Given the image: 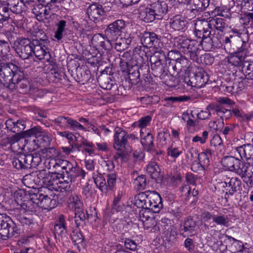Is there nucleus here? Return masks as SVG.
Segmentation results:
<instances>
[{"mask_svg": "<svg viewBox=\"0 0 253 253\" xmlns=\"http://www.w3.org/2000/svg\"><path fill=\"white\" fill-rule=\"evenodd\" d=\"M141 42L144 46H155L158 42V39L154 33L145 32L141 38Z\"/></svg>", "mask_w": 253, "mask_h": 253, "instance_id": "obj_21", "label": "nucleus"}, {"mask_svg": "<svg viewBox=\"0 0 253 253\" xmlns=\"http://www.w3.org/2000/svg\"><path fill=\"white\" fill-rule=\"evenodd\" d=\"M128 73L129 74V78L130 80L135 81V83L139 82L140 73L138 66H134L132 68L131 71H130V72H128Z\"/></svg>", "mask_w": 253, "mask_h": 253, "instance_id": "obj_59", "label": "nucleus"}, {"mask_svg": "<svg viewBox=\"0 0 253 253\" xmlns=\"http://www.w3.org/2000/svg\"><path fill=\"white\" fill-rule=\"evenodd\" d=\"M0 233V238L5 239V238L18 237L20 234V230L16 223L9 217L4 216L2 229Z\"/></svg>", "mask_w": 253, "mask_h": 253, "instance_id": "obj_6", "label": "nucleus"}, {"mask_svg": "<svg viewBox=\"0 0 253 253\" xmlns=\"http://www.w3.org/2000/svg\"><path fill=\"white\" fill-rule=\"evenodd\" d=\"M236 7L239 11H253V0H236Z\"/></svg>", "mask_w": 253, "mask_h": 253, "instance_id": "obj_40", "label": "nucleus"}, {"mask_svg": "<svg viewBox=\"0 0 253 253\" xmlns=\"http://www.w3.org/2000/svg\"><path fill=\"white\" fill-rule=\"evenodd\" d=\"M63 167H64V170L65 172L63 171L62 173L60 174V176H63V180L66 178V177L69 176V173L75 169V167L69 161L64 160V162L62 165Z\"/></svg>", "mask_w": 253, "mask_h": 253, "instance_id": "obj_55", "label": "nucleus"}, {"mask_svg": "<svg viewBox=\"0 0 253 253\" xmlns=\"http://www.w3.org/2000/svg\"><path fill=\"white\" fill-rule=\"evenodd\" d=\"M6 125L7 129L15 134L17 133H21V131L25 128V122L23 120H19L15 122L12 119H9L7 121Z\"/></svg>", "mask_w": 253, "mask_h": 253, "instance_id": "obj_22", "label": "nucleus"}, {"mask_svg": "<svg viewBox=\"0 0 253 253\" xmlns=\"http://www.w3.org/2000/svg\"><path fill=\"white\" fill-rule=\"evenodd\" d=\"M134 184L139 190L144 189L147 184L145 175H141L137 176L134 180Z\"/></svg>", "mask_w": 253, "mask_h": 253, "instance_id": "obj_58", "label": "nucleus"}, {"mask_svg": "<svg viewBox=\"0 0 253 253\" xmlns=\"http://www.w3.org/2000/svg\"><path fill=\"white\" fill-rule=\"evenodd\" d=\"M165 58V54L159 51L155 52L150 58L152 74L162 80L165 79L169 71L166 64L162 62Z\"/></svg>", "mask_w": 253, "mask_h": 253, "instance_id": "obj_4", "label": "nucleus"}, {"mask_svg": "<svg viewBox=\"0 0 253 253\" xmlns=\"http://www.w3.org/2000/svg\"><path fill=\"white\" fill-rule=\"evenodd\" d=\"M37 198L38 199V206L39 208L44 209H51L53 208L51 206L52 202H55V200H52L50 197L47 195H44L42 194H37Z\"/></svg>", "mask_w": 253, "mask_h": 253, "instance_id": "obj_25", "label": "nucleus"}, {"mask_svg": "<svg viewBox=\"0 0 253 253\" xmlns=\"http://www.w3.org/2000/svg\"><path fill=\"white\" fill-rule=\"evenodd\" d=\"M85 175V171L79 167H77L75 164V169H73V170L70 172L69 176L66 177V178L64 179L63 181L67 183H69L72 182L73 181H75V178L78 176H81L82 178H84Z\"/></svg>", "mask_w": 253, "mask_h": 253, "instance_id": "obj_33", "label": "nucleus"}, {"mask_svg": "<svg viewBox=\"0 0 253 253\" xmlns=\"http://www.w3.org/2000/svg\"><path fill=\"white\" fill-rule=\"evenodd\" d=\"M232 113L241 122H248L251 120V117H252L251 115H250V113H244L238 108H233L232 109Z\"/></svg>", "mask_w": 253, "mask_h": 253, "instance_id": "obj_48", "label": "nucleus"}, {"mask_svg": "<svg viewBox=\"0 0 253 253\" xmlns=\"http://www.w3.org/2000/svg\"><path fill=\"white\" fill-rule=\"evenodd\" d=\"M53 233L55 238L61 239L66 238L67 235V229L65 219L63 214L59 215L58 219L56 220L54 225Z\"/></svg>", "mask_w": 253, "mask_h": 253, "instance_id": "obj_11", "label": "nucleus"}, {"mask_svg": "<svg viewBox=\"0 0 253 253\" xmlns=\"http://www.w3.org/2000/svg\"><path fill=\"white\" fill-rule=\"evenodd\" d=\"M6 35L8 36V41L0 40V54L3 55L7 54L10 51V43L9 42L12 41V36H9V35L6 33Z\"/></svg>", "mask_w": 253, "mask_h": 253, "instance_id": "obj_43", "label": "nucleus"}, {"mask_svg": "<svg viewBox=\"0 0 253 253\" xmlns=\"http://www.w3.org/2000/svg\"><path fill=\"white\" fill-rule=\"evenodd\" d=\"M48 179L45 183L49 189H56L58 184L57 180L59 179V176L56 173H51L48 175Z\"/></svg>", "mask_w": 253, "mask_h": 253, "instance_id": "obj_44", "label": "nucleus"}, {"mask_svg": "<svg viewBox=\"0 0 253 253\" xmlns=\"http://www.w3.org/2000/svg\"><path fill=\"white\" fill-rule=\"evenodd\" d=\"M198 46L199 44L196 41L191 40L187 47V49L185 50L183 53L192 61L199 63L201 61V60L199 58L201 50L199 49Z\"/></svg>", "mask_w": 253, "mask_h": 253, "instance_id": "obj_13", "label": "nucleus"}, {"mask_svg": "<svg viewBox=\"0 0 253 253\" xmlns=\"http://www.w3.org/2000/svg\"><path fill=\"white\" fill-rule=\"evenodd\" d=\"M105 11L102 6L98 3H93L87 8L86 13L88 18L94 21L104 14Z\"/></svg>", "mask_w": 253, "mask_h": 253, "instance_id": "obj_18", "label": "nucleus"}, {"mask_svg": "<svg viewBox=\"0 0 253 253\" xmlns=\"http://www.w3.org/2000/svg\"><path fill=\"white\" fill-rule=\"evenodd\" d=\"M37 197V194H31L29 196L24 194V202L21 208L26 211H36L39 208Z\"/></svg>", "mask_w": 253, "mask_h": 253, "instance_id": "obj_14", "label": "nucleus"}, {"mask_svg": "<svg viewBox=\"0 0 253 253\" xmlns=\"http://www.w3.org/2000/svg\"><path fill=\"white\" fill-rule=\"evenodd\" d=\"M227 184L231 187V189L228 191L229 194L233 195L235 192L240 190L241 181L237 177H232L230 179H228V181L224 182L223 187L227 186Z\"/></svg>", "mask_w": 253, "mask_h": 253, "instance_id": "obj_28", "label": "nucleus"}, {"mask_svg": "<svg viewBox=\"0 0 253 253\" xmlns=\"http://www.w3.org/2000/svg\"><path fill=\"white\" fill-rule=\"evenodd\" d=\"M31 40H37L40 43H42V42H46L48 41L47 36L44 32L41 30H38L37 31L34 32L33 35V38Z\"/></svg>", "mask_w": 253, "mask_h": 253, "instance_id": "obj_54", "label": "nucleus"}, {"mask_svg": "<svg viewBox=\"0 0 253 253\" xmlns=\"http://www.w3.org/2000/svg\"><path fill=\"white\" fill-rule=\"evenodd\" d=\"M70 126L73 129H78L82 130H85V127L78 122L69 118L67 122V128Z\"/></svg>", "mask_w": 253, "mask_h": 253, "instance_id": "obj_60", "label": "nucleus"}, {"mask_svg": "<svg viewBox=\"0 0 253 253\" xmlns=\"http://www.w3.org/2000/svg\"><path fill=\"white\" fill-rule=\"evenodd\" d=\"M69 117L64 116H59L57 118L53 120L57 126L64 129L67 128V122Z\"/></svg>", "mask_w": 253, "mask_h": 253, "instance_id": "obj_61", "label": "nucleus"}, {"mask_svg": "<svg viewBox=\"0 0 253 253\" xmlns=\"http://www.w3.org/2000/svg\"><path fill=\"white\" fill-rule=\"evenodd\" d=\"M181 191L183 195H184L186 197V201L191 199L192 200L191 204L197 201V198L196 197L198 195V191L197 190L194 189L191 193L190 187L188 185H184L181 187Z\"/></svg>", "mask_w": 253, "mask_h": 253, "instance_id": "obj_30", "label": "nucleus"}, {"mask_svg": "<svg viewBox=\"0 0 253 253\" xmlns=\"http://www.w3.org/2000/svg\"><path fill=\"white\" fill-rule=\"evenodd\" d=\"M106 39L104 35L102 34H98L94 35L91 39V44L93 46L95 47H99L100 45V42H101L102 40Z\"/></svg>", "mask_w": 253, "mask_h": 253, "instance_id": "obj_64", "label": "nucleus"}, {"mask_svg": "<svg viewBox=\"0 0 253 253\" xmlns=\"http://www.w3.org/2000/svg\"><path fill=\"white\" fill-rule=\"evenodd\" d=\"M33 41V54L39 60H45L49 61L51 55L48 49L45 47L42 43H40L37 40H32Z\"/></svg>", "mask_w": 253, "mask_h": 253, "instance_id": "obj_12", "label": "nucleus"}, {"mask_svg": "<svg viewBox=\"0 0 253 253\" xmlns=\"http://www.w3.org/2000/svg\"><path fill=\"white\" fill-rule=\"evenodd\" d=\"M211 150L207 149L198 155V160L204 167L207 168L210 165V158L211 157Z\"/></svg>", "mask_w": 253, "mask_h": 253, "instance_id": "obj_39", "label": "nucleus"}, {"mask_svg": "<svg viewBox=\"0 0 253 253\" xmlns=\"http://www.w3.org/2000/svg\"><path fill=\"white\" fill-rule=\"evenodd\" d=\"M194 34L199 39H201L200 44L203 49L206 51L211 50L214 44H217L219 41H214V36L211 35V30H206L200 24L195 23Z\"/></svg>", "mask_w": 253, "mask_h": 253, "instance_id": "obj_3", "label": "nucleus"}, {"mask_svg": "<svg viewBox=\"0 0 253 253\" xmlns=\"http://www.w3.org/2000/svg\"><path fill=\"white\" fill-rule=\"evenodd\" d=\"M64 162V160L58 159L49 163L50 166L51 167L52 165L53 168L55 169V171L52 173H56L59 176V178H61L62 179L63 176H60V174L62 173V170H64V167L62 166Z\"/></svg>", "mask_w": 253, "mask_h": 253, "instance_id": "obj_46", "label": "nucleus"}, {"mask_svg": "<svg viewBox=\"0 0 253 253\" xmlns=\"http://www.w3.org/2000/svg\"><path fill=\"white\" fill-rule=\"evenodd\" d=\"M210 0H190V10L194 14L203 12L209 6Z\"/></svg>", "mask_w": 253, "mask_h": 253, "instance_id": "obj_20", "label": "nucleus"}, {"mask_svg": "<svg viewBox=\"0 0 253 253\" xmlns=\"http://www.w3.org/2000/svg\"><path fill=\"white\" fill-rule=\"evenodd\" d=\"M144 133L141 130L140 135L142 138L141 144L144 149L148 152H154V144L153 143V137L150 132L147 133V135L143 136Z\"/></svg>", "mask_w": 253, "mask_h": 253, "instance_id": "obj_24", "label": "nucleus"}, {"mask_svg": "<svg viewBox=\"0 0 253 253\" xmlns=\"http://www.w3.org/2000/svg\"><path fill=\"white\" fill-rule=\"evenodd\" d=\"M30 157L27 154L24 153L18 154L12 161L13 166L17 169H27L30 168L29 161Z\"/></svg>", "mask_w": 253, "mask_h": 253, "instance_id": "obj_17", "label": "nucleus"}, {"mask_svg": "<svg viewBox=\"0 0 253 253\" xmlns=\"http://www.w3.org/2000/svg\"><path fill=\"white\" fill-rule=\"evenodd\" d=\"M236 151L240 155L241 158L246 160L253 158V145L248 144L238 147Z\"/></svg>", "mask_w": 253, "mask_h": 253, "instance_id": "obj_23", "label": "nucleus"}, {"mask_svg": "<svg viewBox=\"0 0 253 253\" xmlns=\"http://www.w3.org/2000/svg\"><path fill=\"white\" fill-rule=\"evenodd\" d=\"M51 140V135L42 130L41 135L39 136L37 140L34 139L33 141L38 142V145L39 146L46 147L50 145Z\"/></svg>", "mask_w": 253, "mask_h": 253, "instance_id": "obj_27", "label": "nucleus"}, {"mask_svg": "<svg viewBox=\"0 0 253 253\" xmlns=\"http://www.w3.org/2000/svg\"><path fill=\"white\" fill-rule=\"evenodd\" d=\"M182 152V149L170 146L168 148V154L172 158H177Z\"/></svg>", "mask_w": 253, "mask_h": 253, "instance_id": "obj_63", "label": "nucleus"}, {"mask_svg": "<svg viewBox=\"0 0 253 253\" xmlns=\"http://www.w3.org/2000/svg\"><path fill=\"white\" fill-rule=\"evenodd\" d=\"M184 230L192 234L196 230V222L191 217H189L184 223Z\"/></svg>", "mask_w": 253, "mask_h": 253, "instance_id": "obj_47", "label": "nucleus"}, {"mask_svg": "<svg viewBox=\"0 0 253 253\" xmlns=\"http://www.w3.org/2000/svg\"><path fill=\"white\" fill-rule=\"evenodd\" d=\"M240 20L242 22L243 24L245 26L249 25L250 23L251 22V25L253 26V12H245L243 14Z\"/></svg>", "mask_w": 253, "mask_h": 253, "instance_id": "obj_57", "label": "nucleus"}, {"mask_svg": "<svg viewBox=\"0 0 253 253\" xmlns=\"http://www.w3.org/2000/svg\"><path fill=\"white\" fill-rule=\"evenodd\" d=\"M147 193L149 195V199L150 200L152 207L150 210L153 212L158 213L163 207L162 202V198L161 196L155 191H147Z\"/></svg>", "mask_w": 253, "mask_h": 253, "instance_id": "obj_16", "label": "nucleus"}, {"mask_svg": "<svg viewBox=\"0 0 253 253\" xmlns=\"http://www.w3.org/2000/svg\"><path fill=\"white\" fill-rule=\"evenodd\" d=\"M152 120V117L150 116H146L140 119L138 121L135 122L133 126H138L140 128H144L149 125Z\"/></svg>", "mask_w": 253, "mask_h": 253, "instance_id": "obj_56", "label": "nucleus"}, {"mask_svg": "<svg viewBox=\"0 0 253 253\" xmlns=\"http://www.w3.org/2000/svg\"><path fill=\"white\" fill-rule=\"evenodd\" d=\"M245 78L241 77L240 79H236L233 83L232 87V91L238 92L239 90H241L244 89L246 86L247 85V83L245 81Z\"/></svg>", "mask_w": 253, "mask_h": 253, "instance_id": "obj_49", "label": "nucleus"}, {"mask_svg": "<svg viewBox=\"0 0 253 253\" xmlns=\"http://www.w3.org/2000/svg\"><path fill=\"white\" fill-rule=\"evenodd\" d=\"M113 147L117 151H120L122 148L127 150L129 147V143L127 141L126 132L118 126L115 128Z\"/></svg>", "mask_w": 253, "mask_h": 253, "instance_id": "obj_8", "label": "nucleus"}, {"mask_svg": "<svg viewBox=\"0 0 253 253\" xmlns=\"http://www.w3.org/2000/svg\"><path fill=\"white\" fill-rule=\"evenodd\" d=\"M170 26L175 31L183 30L188 24V21L182 17L175 16L171 19Z\"/></svg>", "mask_w": 253, "mask_h": 253, "instance_id": "obj_26", "label": "nucleus"}, {"mask_svg": "<svg viewBox=\"0 0 253 253\" xmlns=\"http://www.w3.org/2000/svg\"><path fill=\"white\" fill-rule=\"evenodd\" d=\"M209 80L208 74L202 68H197L190 72L188 77L182 78L180 81L187 85L201 88L205 85Z\"/></svg>", "mask_w": 253, "mask_h": 253, "instance_id": "obj_2", "label": "nucleus"}, {"mask_svg": "<svg viewBox=\"0 0 253 253\" xmlns=\"http://www.w3.org/2000/svg\"><path fill=\"white\" fill-rule=\"evenodd\" d=\"M139 17L142 21L146 23L151 22L157 19L156 17L149 7L141 10L139 13Z\"/></svg>", "mask_w": 253, "mask_h": 253, "instance_id": "obj_36", "label": "nucleus"}, {"mask_svg": "<svg viewBox=\"0 0 253 253\" xmlns=\"http://www.w3.org/2000/svg\"><path fill=\"white\" fill-rule=\"evenodd\" d=\"M250 166V163L243 162L239 160V162L236 166V168L235 171L242 177H244L245 173H247L248 171L247 169H249L248 168Z\"/></svg>", "mask_w": 253, "mask_h": 253, "instance_id": "obj_50", "label": "nucleus"}, {"mask_svg": "<svg viewBox=\"0 0 253 253\" xmlns=\"http://www.w3.org/2000/svg\"><path fill=\"white\" fill-rule=\"evenodd\" d=\"M231 31L238 36L236 40L241 43L240 46L237 47L236 49H233L234 53L236 54V56H238V54L244 52L246 49L247 41H244L243 38L244 37H248V35L246 33L241 32L240 30L236 28L232 29Z\"/></svg>", "mask_w": 253, "mask_h": 253, "instance_id": "obj_19", "label": "nucleus"}, {"mask_svg": "<svg viewBox=\"0 0 253 253\" xmlns=\"http://www.w3.org/2000/svg\"><path fill=\"white\" fill-rule=\"evenodd\" d=\"M43 4H37L34 6L32 9V12L36 16L38 20L42 21V8Z\"/></svg>", "mask_w": 253, "mask_h": 253, "instance_id": "obj_62", "label": "nucleus"}, {"mask_svg": "<svg viewBox=\"0 0 253 253\" xmlns=\"http://www.w3.org/2000/svg\"><path fill=\"white\" fill-rule=\"evenodd\" d=\"M42 130L41 126H36L23 132L22 134L23 137L34 136L35 139L37 140Z\"/></svg>", "mask_w": 253, "mask_h": 253, "instance_id": "obj_42", "label": "nucleus"}, {"mask_svg": "<svg viewBox=\"0 0 253 253\" xmlns=\"http://www.w3.org/2000/svg\"><path fill=\"white\" fill-rule=\"evenodd\" d=\"M33 41L29 38L20 37L14 42L16 53L23 60L30 58L33 55Z\"/></svg>", "mask_w": 253, "mask_h": 253, "instance_id": "obj_5", "label": "nucleus"}, {"mask_svg": "<svg viewBox=\"0 0 253 253\" xmlns=\"http://www.w3.org/2000/svg\"><path fill=\"white\" fill-rule=\"evenodd\" d=\"M242 71L246 79L253 80V62H244L242 65Z\"/></svg>", "mask_w": 253, "mask_h": 253, "instance_id": "obj_38", "label": "nucleus"}, {"mask_svg": "<svg viewBox=\"0 0 253 253\" xmlns=\"http://www.w3.org/2000/svg\"><path fill=\"white\" fill-rule=\"evenodd\" d=\"M7 4L13 13L19 14L22 12L21 5L19 4L18 0H10Z\"/></svg>", "mask_w": 253, "mask_h": 253, "instance_id": "obj_53", "label": "nucleus"}, {"mask_svg": "<svg viewBox=\"0 0 253 253\" xmlns=\"http://www.w3.org/2000/svg\"><path fill=\"white\" fill-rule=\"evenodd\" d=\"M125 27L124 20H117L108 25L104 31V36L108 41H117Z\"/></svg>", "mask_w": 253, "mask_h": 253, "instance_id": "obj_7", "label": "nucleus"}, {"mask_svg": "<svg viewBox=\"0 0 253 253\" xmlns=\"http://www.w3.org/2000/svg\"><path fill=\"white\" fill-rule=\"evenodd\" d=\"M74 218L77 227L79 228L80 226H83L85 224L86 218L84 210L75 212Z\"/></svg>", "mask_w": 253, "mask_h": 253, "instance_id": "obj_45", "label": "nucleus"}, {"mask_svg": "<svg viewBox=\"0 0 253 253\" xmlns=\"http://www.w3.org/2000/svg\"><path fill=\"white\" fill-rule=\"evenodd\" d=\"M27 155L28 157L30 158L29 161L30 168L38 166L42 162L41 155L39 153L28 154Z\"/></svg>", "mask_w": 253, "mask_h": 253, "instance_id": "obj_51", "label": "nucleus"}, {"mask_svg": "<svg viewBox=\"0 0 253 253\" xmlns=\"http://www.w3.org/2000/svg\"><path fill=\"white\" fill-rule=\"evenodd\" d=\"M239 159L232 156L223 157L221 161L222 165L230 170H235Z\"/></svg>", "mask_w": 253, "mask_h": 253, "instance_id": "obj_32", "label": "nucleus"}, {"mask_svg": "<svg viewBox=\"0 0 253 253\" xmlns=\"http://www.w3.org/2000/svg\"><path fill=\"white\" fill-rule=\"evenodd\" d=\"M0 82L10 88H20L23 91H27L29 88V82L24 78L23 73L12 63L0 68Z\"/></svg>", "mask_w": 253, "mask_h": 253, "instance_id": "obj_1", "label": "nucleus"}, {"mask_svg": "<svg viewBox=\"0 0 253 253\" xmlns=\"http://www.w3.org/2000/svg\"><path fill=\"white\" fill-rule=\"evenodd\" d=\"M147 171L152 179L157 180L160 178L161 169L156 163L154 162L150 163L147 166Z\"/></svg>", "mask_w": 253, "mask_h": 253, "instance_id": "obj_37", "label": "nucleus"}, {"mask_svg": "<svg viewBox=\"0 0 253 253\" xmlns=\"http://www.w3.org/2000/svg\"><path fill=\"white\" fill-rule=\"evenodd\" d=\"M213 221L217 225L227 227L229 224V219L227 216L223 214L213 215Z\"/></svg>", "mask_w": 253, "mask_h": 253, "instance_id": "obj_52", "label": "nucleus"}, {"mask_svg": "<svg viewBox=\"0 0 253 253\" xmlns=\"http://www.w3.org/2000/svg\"><path fill=\"white\" fill-rule=\"evenodd\" d=\"M191 40L183 36H179L174 38V45L181 53H183Z\"/></svg>", "mask_w": 253, "mask_h": 253, "instance_id": "obj_29", "label": "nucleus"}, {"mask_svg": "<svg viewBox=\"0 0 253 253\" xmlns=\"http://www.w3.org/2000/svg\"><path fill=\"white\" fill-rule=\"evenodd\" d=\"M67 202L69 207L72 208H74L75 212L83 210V204L78 196H70Z\"/></svg>", "mask_w": 253, "mask_h": 253, "instance_id": "obj_34", "label": "nucleus"}, {"mask_svg": "<svg viewBox=\"0 0 253 253\" xmlns=\"http://www.w3.org/2000/svg\"><path fill=\"white\" fill-rule=\"evenodd\" d=\"M169 57L177 64V67L180 71L186 72L189 71L191 63L187 56H183L176 50H171L168 53Z\"/></svg>", "mask_w": 253, "mask_h": 253, "instance_id": "obj_9", "label": "nucleus"}, {"mask_svg": "<svg viewBox=\"0 0 253 253\" xmlns=\"http://www.w3.org/2000/svg\"><path fill=\"white\" fill-rule=\"evenodd\" d=\"M150 8L156 17L157 19H161L168 11V6L164 1H157L150 4Z\"/></svg>", "mask_w": 253, "mask_h": 253, "instance_id": "obj_15", "label": "nucleus"}, {"mask_svg": "<svg viewBox=\"0 0 253 253\" xmlns=\"http://www.w3.org/2000/svg\"><path fill=\"white\" fill-rule=\"evenodd\" d=\"M196 23L200 24L202 27H204L206 30H211V32L213 29L222 31L226 25L225 20L220 18H211L209 22L199 21Z\"/></svg>", "mask_w": 253, "mask_h": 253, "instance_id": "obj_10", "label": "nucleus"}, {"mask_svg": "<svg viewBox=\"0 0 253 253\" xmlns=\"http://www.w3.org/2000/svg\"><path fill=\"white\" fill-rule=\"evenodd\" d=\"M22 134L20 133H17L15 135L7 138L6 142L7 144L10 146L9 148L12 151H17L19 149V146L18 144V142L20 139L23 138Z\"/></svg>", "mask_w": 253, "mask_h": 253, "instance_id": "obj_35", "label": "nucleus"}, {"mask_svg": "<svg viewBox=\"0 0 253 253\" xmlns=\"http://www.w3.org/2000/svg\"><path fill=\"white\" fill-rule=\"evenodd\" d=\"M92 177L96 186L102 192L106 193L107 191V183L103 175L99 172L94 173Z\"/></svg>", "mask_w": 253, "mask_h": 253, "instance_id": "obj_31", "label": "nucleus"}, {"mask_svg": "<svg viewBox=\"0 0 253 253\" xmlns=\"http://www.w3.org/2000/svg\"><path fill=\"white\" fill-rule=\"evenodd\" d=\"M67 22L64 20H61L57 23V30L55 32L54 37L57 40H61L63 37V33L65 32Z\"/></svg>", "mask_w": 253, "mask_h": 253, "instance_id": "obj_41", "label": "nucleus"}]
</instances>
